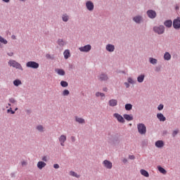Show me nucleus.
Wrapping results in <instances>:
<instances>
[{
	"instance_id": "f257e3e1",
	"label": "nucleus",
	"mask_w": 180,
	"mask_h": 180,
	"mask_svg": "<svg viewBox=\"0 0 180 180\" xmlns=\"http://www.w3.org/2000/svg\"><path fill=\"white\" fill-rule=\"evenodd\" d=\"M137 129L139 134H146V133H147V127H146V124L143 123L138 124Z\"/></svg>"
},
{
	"instance_id": "f03ea898",
	"label": "nucleus",
	"mask_w": 180,
	"mask_h": 180,
	"mask_svg": "<svg viewBox=\"0 0 180 180\" xmlns=\"http://www.w3.org/2000/svg\"><path fill=\"white\" fill-rule=\"evenodd\" d=\"M153 32L158 34H164L165 27H164V25L155 26L153 27Z\"/></svg>"
},
{
	"instance_id": "7ed1b4c3",
	"label": "nucleus",
	"mask_w": 180,
	"mask_h": 180,
	"mask_svg": "<svg viewBox=\"0 0 180 180\" xmlns=\"http://www.w3.org/2000/svg\"><path fill=\"white\" fill-rule=\"evenodd\" d=\"M8 64L9 65H11V67H13V68H16L17 70H20L21 71H23V68H22V65L16 62V60H10L8 62Z\"/></svg>"
},
{
	"instance_id": "20e7f679",
	"label": "nucleus",
	"mask_w": 180,
	"mask_h": 180,
	"mask_svg": "<svg viewBox=\"0 0 180 180\" xmlns=\"http://www.w3.org/2000/svg\"><path fill=\"white\" fill-rule=\"evenodd\" d=\"M26 67L27 68H33L34 70H37V68L40 67V65L35 61H29L26 63Z\"/></svg>"
},
{
	"instance_id": "39448f33",
	"label": "nucleus",
	"mask_w": 180,
	"mask_h": 180,
	"mask_svg": "<svg viewBox=\"0 0 180 180\" xmlns=\"http://www.w3.org/2000/svg\"><path fill=\"white\" fill-rule=\"evenodd\" d=\"M132 20L135 22L136 25H141V23H143V22H144V18H143V16L138 15L132 18Z\"/></svg>"
},
{
	"instance_id": "423d86ee",
	"label": "nucleus",
	"mask_w": 180,
	"mask_h": 180,
	"mask_svg": "<svg viewBox=\"0 0 180 180\" xmlns=\"http://www.w3.org/2000/svg\"><path fill=\"white\" fill-rule=\"evenodd\" d=\"M91 49H92V46H91V44H87L84 46L79 47V50L82 53H89Z\"/></svg>"
},
{
	"instance_id": "0eeeda50",
	"label": "nucleus",
	"mask_w": 180,
	"mask_h": 180,
	"mask_svg": "<svg viewBox=\"0 0 180 180\" xmlns=\"http://www.w3.org/2000/svg\"><path fill=\"white\" fill-rule=\"evenodd\" d=\"M146 15H148L150 19H155L157 18V12L154 10H148L146 12Z\"/></svg>"
},
{
	"instance_id": "6e6552de",
	"label": "nucleus",
	"mask_w": 180,
	"mask_h": 180,
	"mask_svg": "<svg viewBox=\"0 0 180 180\" xmlns=\"http://www.w3.org/2000/svg\"><path fill=\"white\" fill-rule=\"evenodd\" d=\"M173 27L176 29V30H179L180 29V18L178 17L177 18L173 20Z\"/></svg>"
},
{
	"instance_id": "1a4fd4ad",
	"label": "nucleus",
	"mask_w": 180,
	"mask_h": 180,
	"mask_svg": "<svg viewBox=\"0 0 180 180\" xmlns=\"http://www.w3.org/2000/svg\"><path fill=\"white\" fill-rule=\"evenodd\" d=\"M86 8L87 11H89V12H92L94 11L95 6L94 5V3L91 1H87L86 2Z\"/></svg>"
},
{
	"instance_id": "9d476101",
	"label": "nucleus",
	"mask_w": 180,
	"mask_h": 180,
	"mask_svg": "<svg viewBox=\"0 0 180 180\" xmlns=\"http://www.w3.org/2000/svg\"><path fill=\"white\" fill-rule=\"evenodd\" d=\"M113 117H115V119H117V122H119V123H124L126 122L124 120V117H123L119 113H114Z\"/></svg>"
},
{
	"instance_id": "9b49d317",
	"label": "nucleus",
	"mask_w": 180,
	"mask_h": 180,
	"mask_svg": "<svg viewBox=\"0 0 180 180\" xmlns=\"http://www.w3.org/2000/svg\"><path fill=\"white\" fill-rule=\"evenodd\" d=\"M110 143H112L114 144V146H116V144H119L120 143V140L119 139V136L115 135L112 136L111 139H110Z\"/></svg>"
},
{
	"instance_id": "f8f14e48",
	"label": "nucleus",
	"mask_w": 180,
	"mask_h": 180,
	"mask_svg": "<svg viewBox=\"0 0 180 180\" xmlns=\"http://www.w3.org/2000/svg\"><path fill=\"white\" fill-rule=\"evenodd\" d=\"M99 81L103 82V81H108L109 79V77L106 73H101L99 76H98Z\"/></svg>"
},
{
	"instance_id": "ddd939ff",
	"label": "nucleus",
	"mask_w": 180,
	"mask_h": 180,
	"mask_svg": "<svg viewBox=\"0 0 180 180\" xmlns=\"http://www.w3.org/2000/svg\"><path fill=\"white\" fill-rule=\"evenodd\" d=\"M103 164L104 165V167L105 168H107V169H112V168L113 167V165L112 164V162L105 160L103 162Z\"/></svg>"
},
{
	"instance_id": "4468645a",
	"label": "nucleus",
	"mask_w": 180,
	"mask_h": 180,
	"mask_svg": "<svg viewBox=\"0 0 180 180\" xmlns=\"http://www.w3.org/2000/svg\"><path fill=\"white\" fill-rule=\"evenodd\" d=\"M105 49L107 51H109V53H113V51H115V45L108 44L106 45Z\"/></svg>"
},
{
	"instance_id": "2eb2a0df",
	"label": "nucleus",
	"mask_w": 180,
	"mask_h": 180,
	"mask_svg": "<svg viewBox=\"0 0 180 180\" xmlns=\"http://www.w3.org/2000/svg\"><path fill=\"white\" fill-rule=\"evenodd\" d=\"M59 141L60 143V146L62 147H64V143H65V141H67V136L65 135H61L59 137Z\"/></svg>"
},
{
	"instance_id": "dca6fc26",
	"label": "nucleus",
	"mask_w": 180,
	"mask_h": 180,
	"mask_svg": "<svg viewBox=\"0 0 180 180\" xmlns=\"http://www.w3.org/2000/svg\"><path fill=\"white\" fill-rule=\"evenodd\" d=\"M155 147H157L158 148H162V147H164L165 146L164 141H161V140L157 141L155 143Z\"/></svg>"
},
{
	"instance_id": "f3484780",
	"label": "nucleus",
	"mask_w": 180,
	"mask_h": 180,
	"mask_svg": "<svg viewBox=\"0 0 180 180\" xmlns=\"http://www.w3.org/2000/svg\"><path fill=\"white\" fill-rule=\"evenodd\" d=\"M109 106L114 108V106H117V100L116 99H111L108 101Z\"/></svg>"
},
{
	"instance_id": "a211bd4d",
	"label": "nucleus",
	"mask_w": 180,
	"mask_h": 180,
	"mask_svg": "<svg viewBox=\"0 0 180 180\" xmlns=\"http://www.w3.org/2000/svg\"><path fill=\"white\" fill-rule=\"evenodd\" d=\"M156 116L160 120V122H165V120H167V118L165 117V116H164V115L161 112L158 113Z\"/></svg>"
},
{
	"instance_id": "6ab92c4d",
	"label": "nucleus",
	"mask_w": 180,
	"mask_h": 180,
	"mask_svg": "<svg viewBox=\"0 0 180 180\" xmlns=\"http://www.w3.org/2000/svg\"><path fill=\"white\" fill-rule=\"evenodd\" d=\"M46 165H47V164H46V162H44L43 161H39V162H38L37 167L39 169H41L44 168V167H46Z\"/></svg>"
},
{
	"instance_id": "aec40b11",
	"label": "nucleus",
	"mask_w": 180,
	"mask_h": 180,
	"mask_svg": "<svg viewBox=\"0 0 180 180\" xmlns=\"http://www.w3.org/2000/svg\"><path fill=\"white\" fill-rule=\"evenodd\" d=\"M124 119H125V120H127L128 122H131V120H133V115L130 114H124L123 115Z\"/></svg>"
},
{
	"instance_id": "412c9836",
	"label": "nucleus",
	"mask_w": 180,
	"mask_h": 180,
	"mask_svg": "<svg viewBox=\"0 0 180 180\" xmlns=\"http://www.w3.org/2000/svg\"><path fill=\"white\" fill-rule=\"evenodd\" d=\"M57 43L60 47H64V46L67 44V42H65V41H63V39H58Z\"/></svg>"
},
{
	"instance_id": "4be33fe9",
	"label": "nucleus",
	"mask_w": 180,
	"mask_h": 180,
	"mask_svg": "<svg viewBox=\"0 0 180 180\" xmlns=\"http://www.w3.org/2000/svg\"><path fill=\"white\" fill-rule=\"evenodd\" d=\"M164 25L166 27H172V20H167L164 22Z\"/></svg>"
},
{
	"instance_id": "5701e85b",
	"label": "nucleus",
	"mask_w": 180,
	"mask_h": 180,
	"mask_svg": "<svg viewBox=\"0 0 180 180\" xmlns=\"http://www.w3.org/2000/svg\"><path fill=\"white\" fill-rule=\"evenodd\" d=\"M75 122H77V123H79L80 124H84L85 120L84 118L75 117Z\"/></svg>"
},
{
	"instance_id": "b1692460",
	"label": "nucleus",
	"mask_w": 180,
	"mask_h": 180,
	"mask_svg": "<svg viewBox=\"0 0 180 180\" xmlns=\"http://www.w3.org/2000/svg\"><path fill=\"white\" fill-rule=\"evenodd\" d=\"M63 56H64L65 60H68V58H70V57L71 56L70 53V50L66 49L63 53Z\"/></svg>"
},
{
	"instance_id": "393cba45",
	"label": "nucleus",
	"mask_w": 180,
	"mask_h": 180,
	"mask_svg": "<svg viewBox=\"0 0 180 180\" xmlns=\"http://www.w3.org/2000/svg\"><path fill=\"white\" fill-rule=\"evenodd\" d=\"M164 60L169 61L171 60V54L169 52H165L164 54Z\"/></svg>"
},
{
	"instance_id": "a878e982",
	"label": "nucleus",
	"mask_w": 180,
	"mask_h": 180,
	"mask_svg": "<svg viewBox=\"0 0 180 180\" xmlns=\"http://www.w3.org/2000/svg\"><path fill=\"white\" fill-rule=\"evenodd\" d=\"M158 169L159 172H160V174H162L163 175H166L167 170H165V169H164L162 167L158 166Z\"/></svg>"
},
{
	"instance_id": "bb28decb",
	"label": "nucleus",
	"mask_w": 180,
	"mask_h": 180,
	"mask_svg": "<svg viewBox=\"0 0 180 180\" xmlns=\"http://www.w3.org/2000/svg\"><path fill=\"white\" fill-rule=\"evenodd\" d=\"M141 175H143V176H146V178H148V176H150V174H148V172H147L146 169H141L140 171Z\"/></svg>"
},
{
	"instance_id": "cd10ccee",
	"label": "nucleus",
	"mask_w": 180,
	"mask_h": 180,
	"mask_svg": "<svg viewBox=\"0 0 180 180\" xmlns=\"http://www.w3.org/2000/svg\"><path fill=\"white\" fill-rule=\"evenodd\" d=\"M56 72H57L58 75H62V76L65 75V71H64V70L63 69H56Z\"/></svg>"
},
{
	"instance_id": "c85d7f7f",
	"label": "nucleus",
	"mask_w": 180,
	"mask_h": 180,
	"mask_svg": "<svg viewBox=\"0 0 180 180\" xmlns=\"http://www.w3.org/2000/svg\"><path fill=\"white\" fill-rule=\"evenodd\" d=\"M62 20L63 22H68L70 20V16H68V14L65 13L62 15Z\"/></svg>"
},
{
	"instance_id": "c756f323",
	"label": "nucleus",
	"mask_w": 180,
	"mask_h": 180,
	"mask_svg": "<svg viewBox=\"0 0 180 180\" xmlns=\"http://www.w3.org/2000/svg\"><path fill=\"white\" fill-rule=\"evenodd\" d=\"M13 85L15 86H19V85H22V81H20V79H16L13 81Z\"/></svg>"
},
{
	"instance_id": "7c9ffc66",
	"label": "nucleus",
	"mask_w": 180,
	"mask_h": 180,
	"mask_svg": "<svg viewBox=\"0 0 180 180\" xmlns=\"http://www.w3.org/2000/svg\"><path fill=\"white\" fill-rule=\"evenodd\" d=\"M144 78H146V75H141L137 77V81L139 83H141L144 81Z\"/></svg>"
},
{
	"instance_id": "2f4dec72",
	"label": "nucleus",
	"mask_w": 180,
	"mask_h": 180,
	"mask_svg": "<svg viewBox=\"0 0 180 180\" xmlns=\"http://www.w3.org/2000/svg\"><path fill=\"white\" fill-rule=\"evenodd\" d=\"M36 129L40 133H43L44 131V127H43V125L39 124L36 127Z\"/></svg>"
},
{
	"instance_id": "473e14b6",
	"label": "nucleus",
	"mask_w": 180,
	"mask_h": 180,
	"mask_svg": "<svg viewBox=\"0 0 180 180\" xmlns=\"http://www.w3.org/2000/svg\"><path fill=\"white\" fill-rule=\"evenodd\" d=\"M149 63L155 65V64H157V63H158V60L154 58H149Z\"/></svg>"
},
{
	"instance_id": "72a5a7b5",
	"label": "nucleus",
	"mask_w": 180,
	"mask_h": 180,
	"mask_svg": "<svg viewBox=\"0 0 180 180\" xmlns=\"http://www.w3.org/2000/svg\"><path fill=\"white\" fill-rule=\"evenodd\" d=\"M133 109V105H131V103H127L125 105V110H131Z\"/></svg>"
},
{
	"instance_id": "f704fd0d",
	"label": "nucleus",
	"mask_w": 180,
	"mask_h": 180,
	"mask_svg": "<svg viewBox=\"0 0 180 180\" xmlns=\"http://www.w3.org/2000/svg\"><path fill=\"white\" fill-rule=\"evenodd\" d=\"M60 85L63 86V88H67V86H68V82L63 80L60 82Z\"/></svg>"
},
{
	"instance_id": "c9c22d12",
	"label": "nucleus",
	"mask_w": 180,
	"mask_h": 180,
	"mask_svg": "<svg viewBox=\"0 0 180 180\" xmlns=\"http://www.w3.org/2000/svg\"><path fill=\"white\" fill-rule=\"evenodd\" d=\"M127 82L129 84H131L132 85H134V84H136V80L133 79V78H131V77H128Z\"/></svg>"
},
{
	"instance_id": "e433bc0d",
	"label": "nucleus",
	"mask_w": 180,
	"mask_h": 180,
	"mask_svg": "<svg viewBox=\"0 0 180 180\" xmlns=\"http://www.w3.org/2000/svg\"><path fill=\"white\" fill-rule=\"evenodd\" d=\"M63 96H68L70 95V91L68 89H65L62 93Z\"/></svg>"
},
{
	"instance_id": "4c0bfd02",
	"label": "nucleus",
	"mask_w": 180,
	"mask_h": 180,
	"mask_svg": "<svg viewBox=\"0 0 180 180\" xmlns=\"http://www.w3.org/2000/svg\"><path fill=\"white\" fill-rule=\"evenodd\" d=\"M0 43H2L3 44H8V41L0 36Z\"/></svg>"
},
{
	"instance_id": "58836bf2",
	"label": "nucleus",
	"mask_w": 180,
	"mask_h": 180,
	"mask_svg": "<svg viewBox=\"0 0 180 180\" xmlns=\"http://www.w3.org/2000/svg\"><path fill=\"white\" fill-rule=\"evenodd\" d=\"M46 58H47V60H54V56H51V55L47 53L46 55Z\"/></svg>"
},
{
	"instance_id": "ea45409f",
	"label": "nucleus",
	"mask_w": 180,
	"mask_h": 180,
	"mask_svg": "<svg viewBox=\"0 0 180 180\" xmlns=\"http://www.w3.org/2000/svg\"><path fill=\"white\" fill-rule=\"evenodd\" d=\"M7 113H11V115H15V111L12 110V108H10L9 109L7 110Z\"/></svg>"
},
{
	"instance_id": "a19ab883",
	"label": "nucleus",
	"mask_w": 180,
	"mask_h": 180,
	"mask_svg": "<svg viewBox=\"0 0 180 180\" xmlns=\"http://www.w3.org/2000/svg\"><path fill=\"white\" fill-rule=\"evenodd\" d=\"M178 133H179V129L173 131V132H172V137H175L176 136V134H178Z\"/></svg>"
},
{
	"instance_id": "79ce46f5",
	"label": "nucleus",
	"mask_w": 180,
	"mask_h": 180,
	"mask_svg": "<svg viewBox=\"0 0 180 180\" xmlns=\"http://www.w3.org/2000/svg\"><path fill=\"white\" fill-rule=\"evenodd\" d=\"M8 101L10 102V103H16V101L15 100L14 98H11L8 99Z\"/></svg>"
},
{
	"instance_id": "37998d69",
	"label": "nucleus",
	"mask_w": 180,
	"mask_h": 180,
	"mask_svg": "<svg viewBox=\"0 0 180 180\" xmlns=\"http://www.w3.org/2000/svg\"><path fill=\"white\" fill-rule=\"evenodd\" d=\"M155 71V72H160V71H161V66H156Z\"/></svg>"
},
{
	"instance_id": "c03bdc74",
	"label": "nucleus",
	"mask_w": 180,
	"mask_h": 180,
	"mask_svg": "<svg viewBox=\"0 0 180 180\" xmlns=\"http://www.w3.org/2000/svg\"><path fill=\"white\" fill-rule=\"evenodd\" d=\"M162 109H164V105L163 104H160L158 107V110H162Z\"/></svg>"
},
{
	"instance_id": "a18cd8bd",
	"label": "nucleus",
	"mask_w": 180,
	"mask_h": 180,
	"mask_svg": "<svg viewBox=\"0 0 180 180\" xmlns=\"http://www.w3.org/2000/svg\"><path fill=\"white\" fill-rule=\"evenodd\" d=\"M70 175L72 176H75L77 175V173L75 172L70 171Z\"/></svg>"
},
{
	"instance_id": "49530a36",
	"label": "nucleus",
	"mask_w": 180,
	"mask_h": 180,
	"mask_svg": "<svg viewBox=\"0 0 180 180\" xmlns=\"http://www.w3.org/2000/svg\"><path fill=\"white\" fill-rule=\"evenodd\" d=\"M53 168H55V169H58V168H60V165L58 164H54Z\"/></svg>"
},
{
	"instance_id": "de8ad7c7",
	"label": "nucleus",
	"mask_w": 180,
	"mask_h": 180,
	"mask_svg": "<svg viewBox=\"0 0 180 180\" xmlns=\"http://www.w3.org/2000/svg\"><path fill=\"white\" fill-rule=\"evenodd\" d=\"M129 160H135L136 157L133 155H129Z\"/></svg>"
},
{
	"instance_id": "09e8293b",
	"label": "nucleus",
	"mask_w": 180,
	"mask_h": 180,
	"mask_svg": "<svg viewBox=\"0 0 180 180\" xmlns=\"http://www.w3.org/2000/svg\"><path fill=\"white\" fill-rule=\"evenodd\" d=\"M21 165H22V167H25V166L27 165V162L26 161H22L21 162Z\"/></svg>"
},
{
	"instance_id": "8fccbe9b",
	"label": "nucleus",
	"mask_w": 180,
	"mask_h": 180,
	"mask_svg": "<svg viewBox=\"0 0 180 180\" xmlns=\"http://www.w3.org/2000/svg\"><path fill=\"white\" fill-rule=\"evenodd\" d=\"M124 84L126 86V88H130V83L129 82H124Z\"/></svg>"
},
{
	"instance_id": "3c124183",
	"label": "nucleus",
	"mask_w": 180,
	"mask_h": 180,
	"mask_svg": "<svg viewBox=\"0 0 180 180\" xmlns=\"http://www.w3.org/2000/svg\"><path fill=\"white\" fill-rule=\"evenodd\" d=\"M70 139L72 140V143H75V136H72Z\"/></svg>"
},
{
	"instance_id": "603ef678",
	"label": "nucleus",
	"mask_w": 180,
	"mask_h": 180,
	"mask_svg": "<svg viewBox=\"0 0 180 180\" xmlns=\"http://www.w3.org/2000/svg\"><path fill=\"white\" fill-rule=\"evenodd\" d=\"M42 161H44L45 162H47V156H44L42 158Z\"/></svg>"
},
{
	"instance_id": "864d4df0",
	"label": "nucleus",
	"mask_w": 180,
	"mask_h": 180,
	"mask_svg": "<svg viewBox=\"0 0 180 180\" xmlns=\"http://www.w3.org/2000/svg\"><path fill=\"white\" fill-rule=\"evenodd\" d=\"M162 134H163V136H167V134H168V131L164 130V131H162Z\"/></svg>"
},
{
	"instance_id": "5fc2aeb1",
	"label": "nucleus",
	"mask_w": 180,
	"mask_h": 180,
	"mask_svg": "<svg viewBox=\"0 0 180 180\" xmlns=\"http://www.w3.org/2000/svg\"><path fill=\"white\" fill-rule=\"evenodd\" d=\"M96 96L97 98H99V96H101V92H99V91L96 92Z\"/></svg>"
},
{
	"instance_id": "6e6d98bb",
	"label": "nucleus",
	"mask_w": 180,
	"mask_h": 180,
	"mask_svg": "<svg viewBox=\"0 0 180 180\" xmlns=\"http://www.w3.org/2000/svg\"><path fill=\"white\" fill-rule=\"evenodd\" d=\"M7 56H8L9 57H12L13 56V52L8 53Z\"/></svg>"
},
{
	"instance_id": "4d7b16f0",
	"label": "nucleus",
	"mask_w": 180,
	"mask_h": 180,
	"mask_svg": "<svg viewBox=\"0 0 180 180\" xmlns=\"http://www.w3.org/2000/svg\"><path fill=\"white\" fill-rule=\"evenodd\" d=\"M142 146H147V141H142Z\"/></svg>"
},
{
	"instance_id": "13d9d810",
	"label": "nucleus",
	"mask_w": 180,
	"mask_h": 180,
	"mask_svg": "<svg viewBox=\"0 0 180 180\" xmlns=\"http://www.w3.org/2000/svg\"><path fill=\"white\" fill-rule=\"evenodd\" d=\"M11 39H13V40H16V36L12 35Z\"/></svg>"
},
{
	"instance_id": "bf43d9fd",
	"label": "nucleus",
	"mask_w": 180,
	"mask_h": 180,
	"mask_svg": "<svg viewBox=\"0 0 180 180\" xmlns=\"http://www.w3.org/2000/svg\"><path fill=\"white\" fill-rule=\"evenodd\" d=\"M26 112L28 114V115H30V113H32V111L30 110H26Z\"/></svg>"
},
{
	"instance_id": "052dcab7",
	"label": "nucleus",
	"mask_w": 180,
	"mask_h": 180,
	"mask_svg": "<svg viewBox=\"0 0 180 180\" xmlns=\"http://www.w3.org/2000/svg\"><path fill=\"white\" fill-rule=\"evenodd\" d=\"M103 91L104 92H108V88H107V87H104V88L103 89Z\"/></svg>"
},
{
	"instance_id": "680f3d73",
	"label": "nucleus",
	"mask_w": 180,
	"mask_h": 180,
	"mask_svg": "<svg viewBox=\"0 0 180 180\" xmlns=\"http://www.w3.org/2000/svg\"><path fill=\"white\" fill-rule=\"evenodd\" d=\"M100 96H101V98H105V94L101 93Z\"/></svg>"
},
{
	"instance_id": "e2e57ef3",
	"label": "nucleus",
	"mask_w": 180,
	"mask_h": 180,
	"mask_svg": "<svg viewBox=\"0 0 180 180\" xmlns=\"http://www.w3.org/2000/svg\"><path fill=\"white\" fill-rule=\"evenodd\" d=\"M122 162H124V164H126V162H127V159H123Z\"/></svg>"
},
{
	"instance_id": "0e129e2a",
	"label": "nucleus",
	"mask_w": 180,
	"mask_h": 180,
	"mask_svg": "<svg viewBox=\"0 0 180 180\" xmlns=\"http://www.w3.org/2000/svg\"><path fill=\"white\" fill-rule=\"evenodd\" d=\"M175 9H176V11H179V6L176 5Z\"/></svg>"
},
{
	"instance_id": "69168bd1",
	"label": "nucleus",
	"mask_w": 180,
	"mask_h": 180,
	"mask_svg": "<svg viewBox=\"0 0 180 180\" xmlns=\"http://www.w3.org/2000/svg\"><path fill=\"white\" fill-rule=\"evenodd\" d=\"M11 178H15V173H11Z\"/></svg>"
},
{
	"instance_id": "338daca9",
	"label": "nucleus",
	"mask_w": 180,
	"mask_h": 180,
	"mask_svg": "<svg viewBox=\"0 0 180 180\" xmlns=\"http://www.w3.org/2000/svg\"><path fill=\"white\" fill-rule=\"evenodd\" d=\"M75 176V178H79V175H78L77 173H76V175Z\"/></svg>"
},
{
	"instance_id": "774afa93",
	"label": "nucleus",
	"mask_w": 180,
	"mask_h": 180,
	"mask_svg": "<svg viewBox=\"0 0 180 180\" xmlns=\"http://www.w3.org/2000/svg\"><path fill=\"white\" fill-rule=\"evenodd\" d=\"M8 106H12V105L11 103H8Z\"/></svg>"
}]
</instances>
